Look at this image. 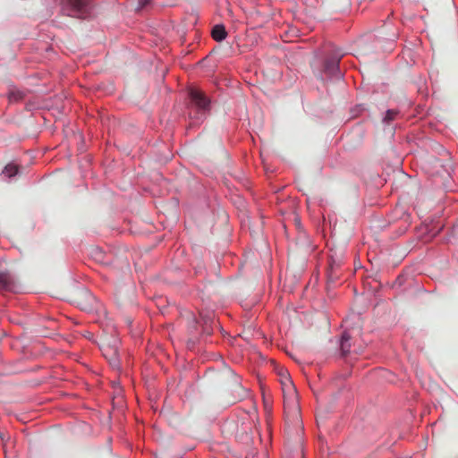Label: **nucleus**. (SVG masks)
I'll use <instances>...</instances> for the list:
<instances>
[{
  "label": "nucleus",
  "mask_w": 458,
  "mask_h": 458,
  "mask_svg": "<svg viewBox=\"0 0 458 458\" xmlns=\"http://www.w3.org/2000/svg\"><path fill=\"white\" fill-rule=\"evenodd\" d=\"M88 0H65L63 11L68 16L84 18L89 13Z\"/></svg>",
  "instance_id": "1"
},
{
  "label": "nucleus",
  "mask_w": 458,
  "mask_h": 458,
  "mask_svg": "<svg viewBox=\"0 0 458 458\" xmlns=\"http://www.w3.org/2000/svg\"><path fill=\"white\" fill-rule=\"evenodd\" d=\"M148 2L149 0H139L138 9L144 8L148 4Z\"/></svg>",
  "instance_id": "11"
},
{
  "label": "nucleus",
  "mask_w": 458,
  "mask_h": 458,
  "mask_svg": "<svg viewBox=\"0 0 458 458\" xmlns=\"http://www.w3.org/2000/svg\"><path fill=\"white\" fill-rule=\"evenodd\" d=\"M191 101L200 109L205 110L209 105V100L199 89H191L190 90Z\"/></svg>",
  "instance_id": "4"
},
{
  "label": "nucleus",
  "mask_w": 458,
  "mask_h": 458,
  "mask_svg": "<svg viewBox=\"0 0 458 458\" xmlns=\"http://www.w3.org/2000/svg\"><path fill=\"white\" fill-rule=\"evenodd\" d=\"M9 98H10L11 100L12 99L17 100L18 98H21V96L20 93H17V95L14 94V93H12V94H10Z\"/></svg>",
  "instance_id": "12"
},
{
  "label": "nucleus",
  "mask_w": 458,
  "mask_h": 458,
  "mask_svg": "<svg viewBox=\"0 0 458 458\" xmlns=\"http://www.w3.org/2000/svg\"><path fill=\"white\" fill-rule=\"evenodd\" d=\"M13 281L8 273L0 272V290H9L12 287Z\"/></svg>",
  "instance_id": "6"
},
{
  "label": "nucleus",
  "mask_w": 458,
  "mask_h": 458,
  "mask_svg": "<svg viewBox=\"0 0 458 458\" xmlns=\"http://www.w3.org/2000/svg\"><path fill=\"white\" fill-rule=\"evenodd\" d=\"M211 35H212V38H214V40H216L217 42H221L224 39H225V38L227 36V32H226L224 25L217 24V25L214 26V28L212 29Z\"/></svg>",
  "instance_id": "5"
},
{
  "label": "nucleus",
  "mask_w": 458,
  "mask_h": 458,
  "mask_svg": "<svg viewBox=\"0 0 458 458\" xmlns=\"http://www.w3.org/2000/svg\"><path fill=\"white\" fill-rule=\"evenodd\" d=\"M284 394L295 395V388L286 370L281 369L278 372Z\"/></svg>",
  "instance_id": "3"
},
{
  "label": "nucleus",
  "mask_w": 458,
  "mask_h": 458,
  "mask_svg": "<svg viewBox=\"0 0 458 458\" xmlns=\"http://www.w3.org/2000/svg\"><path fill=\"white\" fill-rule=\"evenodd\" d=\"M18 166L14 164H8L4 169L3 170V174L6 175L7 177L11 178L17 174L18 173Z\"/></svg>",
  "instance_id": "9"
},
{
  "label": "nucleus",
  "mask_w": 458,
  "mask_h": 458,
  "mask_svg": "<svg viewBox=\"0 0 458 458\" xmlns=\"http://www.w3.org/2000/svg\"><path fill=\"white\" fill-rule=\"evenodd\" d=\"M340 58H334L332 60H329L325 64V69L327 72H328L330 74H335L339 73V64Z\"/></svg>",
  "instance_id": "7"
},
{
  "label": "nucleus",
  "mask_w": 458,
  "mask_h": 458,
  "mask_svg": "<svg viewBox=\"0 0 458 458\" xmlns=\"http://www.w3.org/2000/svg\"><path fill=\"white\" fill-rule=\"evenodd\" d=\"M103 355L108 360L110 364L114 367L118 366V351H117V340H114V344H106L105 343L101 346Z\"/></svg>",
  "instance_id": "2"
},
{
  "label": "nucleus",
  "mask_w": 458,
  "mask_h": 458,
  "mask_svg": "<svg viewBox=\"0 0 458 458\" xmlns=\"http://www.w3.org/2000/svg\"><path fill=\"white\" fill-rule=\"evenodd\" d=\"M351 337L347 333H344L341 338V350L344 354H346L350 352L351 344L349 343Z\"/></svg>",
  "instance_id": "8"
},
{
  "label": "nucleus",
  "mask_w": 458,
  "mask_h": 458,
  "mask_svg": "<svg viewBox=\"0 0 458 458\" xmlns=\"http://www.w3.org/2000/svg\"><path fill=\"white\" fill-rule=\"evenodd\" d=\"M399 112L397 110L389 109L386 112V114L383 118V122L385 123H390L392 121L395 120Z\"/></svg>",
  "instance_id": "10"
}]
</instances>
